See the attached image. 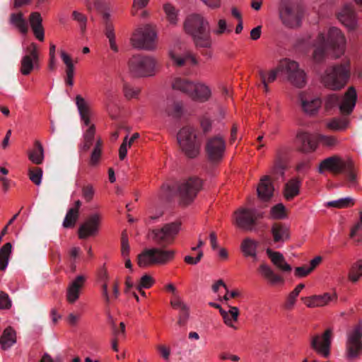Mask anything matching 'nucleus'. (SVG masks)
I'll use <instances>...</instances> for the list:
<instances>
[{
    "instance_id": "nucleus-60",
    "label": "nucleus",
    "mask_w": 362,
    "mask_h": 362,
    "mask_svg": "<svg viewBox=\"0 0 362 362\" xmlns=\"http://www.w3.org/2000/svg\"><path fill=\"white\" fill-rule=\"evenodd\" d=\"M130 246L128 240V235L127 232L124 230L122 233L121 237V255L123 258H126L129 256Z\"/></svg>"
},
{
    "instance_id": "nucleus-34",
    "label": "nucleus",
    "mask_w": 362,
    "mask_h": 362,
    "mask_svg": "<svg viewBox=\"0 0 362 362\" xmlns=\"http://www.w3.org/2000/svg\"><path fill=\"white\" fill-rule=\"evenodd\" d=\"M88 10H96L102 14L105 25L111 22L110 9L107 4L103 0H94L93 2L87 3Z\"/></svg>"
},
{
    "instance_id": "nucleus-20",
    "label": "nucleus",
    "mask_w": 362,
    "mask_h": 362,
    "mask_svg": "<svg viewBox=\"0 0 362 362\" xmlns=\"http://www.w3.org/2000/svg\"><path fill=\"white\" fill-rule=\"evenodd\" d=\"M102 215L100 213L90 214L78 228L79 238L86 239L95 235L98 231Z\"/></svg>"
},
{
    "instance_id": "nucleus-28",
    "label": "nucleus",
    "mask_w": 362,
    "mask_h": 362,
    "mask_svg": "<svg viewBox=\"0 0 362 362\" xmlns=\"http://www.w3.org/2000/svg\"><path fill=\"white\" fill-rule=\"evenodd\" d=\"M258 272L261 276L272 286L283 284L284 283V278L281 275L275 273L273 269L266 263H262L259 265Z\"/></svg>"
},
{
    "instance_id": "nucleus-7",
    "label": "nucleus",
    "mask_w": 362,
    "mask_h": 362,
    "mask_svg": "<svg viewBox=\"0 0 362 362\" xmlns=\"http://www.w3.org/2000/svg\"><path fill=\"white\" fill-rule=\"evenodd\" d=\"M318 40L322 45H326L329 47L335 59L343 56L346 51V39L341 30L336 27L330 28L327 33V38L323 33L318 35Z\"/></svg>"
},
{
    "instance_id": "nucleus-25",
    "label": "nucleus",
    "mask_w": 362,
    "mask_h": 362,
    "mask_svg": "<svg viewBox=\"0 0 362 362\" xmlns=\"http://www.w3.org/2000/svg\"><path fill=\"white\" fill-rule=\"evenodd\" d=\"M86 276H77L68 286L66 289V300L69 303L74 304L80 296V291L84 286Z\"/></svg>"
},
{
    "instance_id": "nucleus-27",
    "label": "nucleus",
    "mask_w": 362,
    "mask_h": 362,
    "mask_svg": "<svg viewBox=\"0 0 362 362\" xmlns=\"http://www.w3.org/2000/svg\"><path fill=\"white\" fill-rule=\"evenodd\" d=\"M274 243L282 245L290 238V230L285 223H275L271 228Z\"/></svg>"
},
{
    "instance_id": "nucleus-40",
    "label": "nucleus",
    "mask_w": 362,
    "mask_h": 362,
    "mask_svg": "<svg viewBox=\"0 0 362 362\" xmlns=\"http://www.w3.org/2000/svg\"><path fill=\"white\" fill-rule=\"evenodd\" d=\"M257 247L258 242L253 239L247 238L243 240L240 249L245 257H251L255 261H256L257 260Z\"/></svg>"
},
{
    "instance_id": "nucleus-2",
    "label": "nucleus",
    "mask_w": 362,
    "mask_h": 362,
    "mask_svg": "<svg viewBox=\"0 0 362 362\" xmlns=\"http://www.w3.org/2000/svg\"><path fill=\"white\" fill-rule=\"evenodd\" d=\"M350 74V61L346 59L341 63L335 64L327 67L322 77V81L327 88L338 90L346 85Z\"/></svg>"
},
{
    "instance_id": "nucleus-5",
    "label": "nucleus",
    "mask_w": 362,
    "mask_h": 362,
    "mask_svg": "<svg viewBox=\"0 0 362 362\" xmlns=\"http://www.w3.org/2000/svg\"><path fill=\"white\" fill-rule=\"evenodd\" d=\"M177 142L182 151L189 158H195L199 153L201 141L196 129L190 126L183 127L177 133Z\"/></svg>"
},
{
    "instance_id": "nucleus-48",
    "label": "nucleus",
    "mask_w": 362,
    "mask_h": 362,
    "mask_svg": "<svg viewBox=\"0 0 362 362\" xmlns=\"http://www.w3.org/2000/svg\"><path fill=\"white\" fill-rule=\"evenodd\" d=\"M168 116L174 119H180L184 113V107L181 103L175 102L166 110Z\"/></svg>"
},
{
    "instance_id": "nucleus-32",
    "label": "nucleus",
    "mask_w": 362,
    "mask_h": 362,
    "mask_svg": "<svg viewBox=\"0 0 362 362\" xmlns=\"http://www.w3.org/2000/svg\"><path fill=\"white\" fill-rule=\"evenodd\" d=\"M240 310L238 307L229 306L228 310L221 309V315L225 325L234 330L238 329L236 323L238 320Z\"/></svg>"
},
{
    "instance_id": "nucleus-44",
    "label": "nucleus",
    "mask_w": 362,
    "mask_h": 362,
    "mask_svg": "<svg viewBox=\"0 0 362 362\" xmlns=\"http://www.w3.org/2000/svg\"><path fill=\"white\" fill-rule=\"evenodd\" d=\"M10 23L17 28L21 33L26 34L28 30L27 22L22 13H11L9 19Z\"/></svg>"
},
{
    "instance_id": "nucleus-62",
    "label": "nucleus",
    "mask_w": 362,
    "mask_h": 362,
    "mask_svg": "<svg viewBox=\"0 0 362 362\" xmlns=\"http://www.w3.org/2000/svg\"><path fill=\"white\" fill-rule=\"evenodd\" d=\"M140 88L139 87H134L128 84L124 86V96L128 99L136 98L140 93Z\"/></svg>"
},
{
    "instance_id": "nucleus-16",
    "label": "nucleus",
    "mask_w": 362,
    "mask_h": 362,
    "mask_svg": "<svg viewBox=\"0 0 362 362\" xmlns=\"http://www.w3.org/2000/svg\"><path fill=\"white\" fill-rule=\"evenodd\" d=\"M25 54L21 60L20 72L23 76L29 75L35 69H38L39 53L37 45L32 42L25 49Z\"/></svg>"
},
{
    "instance_id": "nucleus-61",
    "label": "nucleus",
    "mask_w": 362,
    "mask_h": 362,
    "mask_svg": "<svg viewBox=\"0 0 362 362\" xmlns=\"http://www.w3.org/2000/svg\"><path fill=\"white\" fill-rule=\"evenodd\" d=\"M112 334L116 339L126 338V327L123 322L119 323V327H117L115 323L112 325Z\"/></svg>"
},
{
    "instance_id": "nucleus-52",
    "label": "nucleus",
    "mask_w": 362,
    "mask_h": 362,
    "mask_svg": "<svg viewBox=\"0 0 362 362\" xmlns=\"http://www.w3.org/2000/svg\"><path fill=\"white\" fill-rule=\"evenodd\" d=\"M313 46L316 47L314 52H313V60L315 62H322L325 56V49L326 45H322L320 43V41L318 40V37L316 40V42L313 45Z\"/></svg>"
},
{
    "instance_id": "nucleus-39",
    "label": "nucleus",
    "mask_w": 362,
    "mask_h": 362,
    "mask_svg": "<svg viewBox=\"0 0 362 362\" xmlns=\"http://www.w3.org/2000/svg\"><path fill=\"white\" fill-rule=\"evenodd\" d=\"M60 56L62 60L66 65V84L69 86L74 85V65L72 59L69 54H68L64 50L60 51Z\"/></svg>"
},
{
    "instance_id": "nucleus-63",
    "label": "nucleus",
    "mask_w": 362,
    "mask_h": 362,
    "mask_svg": "<svg viewBox=\"0 0 362 362\" xmlns=\"http://www.w3.org/2000/svg\"><path fill=\"white\" fill-rule=\"evenodd\" d=\"M231 30L227 26V23L225 19H220L218 21L217 28L214 30V33L216 35H221L224 33H230Z\"/></svg>"
},
{
    "instance_id": "nucleus-46",
    "label": "nucleus",
    "mask_w": 362,
    "mask_h": 362,
    "mask_svg": "<svg viewBox=\"0 0 362 362\" xmlns=\"http://www.w3.org/2000/svg\"><path fill=\"white\" fill-rule=\"evenodd\" d=\"M12 252V245L10 243L4 244L0 248V270H6Z\"/></svg>"
},
{
    "instance_id": "nucleus-30",
    "label": "nucleus",
    "mask_w": 362,
    "mask_h": 362,
    "mask_svg": "<svg viewBox=\"0 0 362 362\" xmlns=\"http://www.w3.org/2000/svg\"><path fill=\"white\" fill-rule=\"evenodd\" d=\"M266 253L272 263L279 270L284 272H290L292 270L291 266L286 262L285 257L281 252L273 251L272 249L267 248Z\"/></svg>"
},
{
    "instance_id": "nucleus-3",
    "label": "nucleus",
    "mask_w": 362,
    "mask_h": 362,
    "mask_svg": "<svg viewBox=\"0 0 362 362\" xmlns=\"http://www.w3.org/2000/svg\"><path fill=\"white\" fill-rule=\"evenodd\" d=\"M76 105L83 125L87 129L83 134V141L79 145V149L83 151H88L93 144L95 126L90 122L92 111L90 104L81 95L76 96Z\"/></svg>"
},
{
    "instance_id": "nucleus-23",
    "label": "nucleus",
    "mask_w": 362,
    "mask_h": 362,
    "mask_svg": "<svg viewBox=\"0 0 362 362\" xmlns=\"http://www.w3.org/2000/svg\"><path fill=\"white\" fill-rule=\"evenodd\" d=\"M193 87L189 98L196 102L205 103L210 100L212 95L211 89L206 83L194 81Z\"/></svg>"
},
{
    "instance_id": "nucleus-38",
    "label": "nucleus",
    "mask_w": 362,
    "mask_h": 362,
    "mask_svg": "<svg viewBox=\"0 0 362 362\" xmlns=\"http://www.w3.org/2000/svg\"><path fill=\"white\" fill-rule=\"evenodd\" d=\"M28 158L30 162L35 165H40L45 159L44 147L40 141L34 142L33 148L28 151Z\"/></svg>"
},
{
    "instance_id": "nucleus-18",
    "label": "nucleus",
    "mask_w": 362,
    "mask_h": 362,
    "mask_svg": "<svg viewBox=\"0 0 362 362\" xmlns=\"http://www.w3.org/2000/svg\"><path fill=\"white\" fill-rule=\"evenodd\" d=\"M235 224L245 230H251L257 220L262 216L255 209L240 208L234 213Z\"/></svg>"
},
{
    "instance_id": "nucleus-19",
    "label": "nucleus",
    "mask_w": 362,
    "mask_h": 362,
    "mask_svg": "<svg viewBox=\"0 0 362 362\" xmlns=\"http://www.w3.org/2000/svg\"><path fill=\"white\" fill-rule=\"evenodd\" d=\"M295 144L298 150L303 153H311L317 148L316 134L313 135L308 132L300 129L297 131Z\"/></svg>"
},
{
    "instance_id": "nucleus-4",
    "label": "nucleus",
    "mask_w": 362,
    "mask_h": 362,
    "mask_svg": "<svg viewBox=\"0 0 362 362\" xmlns=\"http://www.w3.org/2000/svg\"><path fill=\"white\" fill-rule=\"evenodd\" d=\"M175 251L153 247L144 250L137 257V264L140 267L152 265H165L175 259Z\"/></svg>"
},
{
    "instance_id": "nucleus-15",
    "label": "nucleus",
    "mask_w": 362,
    "mask_h": 362,
    "mask_svg": "<svg viewBox=\"0 0 362 362\" xmlns=\"http://www.w3.org/2000/svg\"><path fill=\"white\" fill-rule=\"evenodd\" d=\"M202 187V180L199 178H190L177 185V194L180 203L183 205L189 204L196 197Z\"/></svg>"
},
{
    "instance_id": "nucleus-59",
    "label": "nucleus",
    "mask_w": 362,
    "mask_h": 362,
    "mask_svg": "<svg viewBox=\"0 0 362 362\" xmlns=\"http://www.w3.org/2000/svg\"><path fill=\"white\" fill-rule=\"evenodd\" d=\"M353 204L354 202L352 199L346 197L329 202L327 203V206L341 209L352 205Z\"/></svg>"
},
{
    "instance_id": "nucleus-47",
    "label": "nucleus",
    "mask_w": 362,
    "mask_h": 362,
    "mask_svg": "<svg viewBox=\"0 0 362 362\" xmlns=\"http://www.w3.org/2000/svg\"><path fill=\"white\" fill-rule=\"evenodd\" d=\"M105 25V34L107 38L108 39L110 47L114 52H117L119 51V48L116 43L114 27H113L112 23H108L107 24H106Z\"/></svg>"
},
{
    "instance_id": "nucleus-10",
    "label": "nucleus",
    "mask_w": 362,
    "mask_h": 362,
    "mask_svg": "<svg viewBox=\"0 0 362 362\" xmlns=\"http://www.w3.org/2000/svg\"><path fill=\"white\" fill-rule=\"evenodd\" d=\"M157 34L153 26L146 25L135 30L131 37L132 45L139 49L153 50L156 47Z\"/></svg>"
},
{
    "instance_id": "nucleus-54",
    "label": "nucleus",
    "mask_w": 362,
    "mask_h": 362,
    "mask_svg": "<svg viewBox=\"0 0 362 362\" xmlns=\"http://www.w3.org/2000/svg\"><path fill=\"white\" fill-rule=\"evenodd\" d=\"M155 284V279L149 274L143 275L135 286L136 290L149 288Z\"/></svg>"
},
{
    "instance_id": "nucleus-6",
    "label": "nucleus",
    "mask_w": 362,
    "mask_h": 362,
    "mask_svg": "<svg viewBox=\"0 0 362 362\" xmlns=\"http://www.w3.org/2000/svg\"><path fill=\"white\" fill-rule=\"evenodd\" d=\"M303 11L301 7L292 0H281L279 17L282 23L291 28L300 26Z\"/></svg>"
},
{
    "instance_id": "nucleus-22",
    "label": "nucleus",
    "mask_w": 362,
    "mask_h": 362,
    "mask_svg": "<svg viewBox=\"0 0 362 362\" xmlns=\"http://www.w3.org/2000/svg\"><path fill=\"white\" fill-rule=\"evenodd\" d=\"M225 149V140L220 136L210 138L206 143V153L211 160H220L223 156Z\"/></svg>"
},
{
    "instance_id": "nucleus-45",
    "label": "nucleus",
    "mask_w": 362,
    "mask_h": 362,
    "mask_svg": "<svg viewBox=\"0 0 362 362\" xmlns=\"http://www.w3.org/2000/svg\"><path fill=\"white\" fill-rule=\"evenodd\" d=\"M163 9L168 21L172 25H176L179 21V10L170 3L164 4Z\"/></svg>"
},
{
    "instance_id": "nucleus-53",
    "label": "nucleus",
    "mask_w": 362,
    "mask_h": 362,
    "mask_svg": "<svg viewBox=\"0 0 362 362\" xmlns=\"http://www.w3.org/2000/svg\"><path fill=\"white\" fill-rule=\"evenodd\" d=\"M279 72L280 71L279 70L278 66L276 69L269 71L268 73H266L263 70H259V76L261 79L262 83L267 82L270 83L276 80Z\"/></svg>"
},
{
    "instance_id": "nucleus-13",
    "label": "nucleus",
    "mask_w": 362,
    "mask_h": 362,
    "mask_svg": "<svg viewBox=\"0 0 362 362\" xmlns=\"http://www.w3.org/2000/svg\"><path fill=\"white\" fill-rule=\"evenodd\" d=\"M169 57L173 64L178 67L189 64L197 66L199 61L195 54L180 44L174 45L169 51Z\"/></svg>"
},
{
    "instance_id": "nucleus-21",
    "label": "nucleus",
    "mask_w": 362,
    "mask_h": 362,
    "mask_svg": "<svg viewBox=\"0 0 362 362\" xmlns=\"http://www.w3.org/2000/svg\"><path fill=\"white\" fill-rule=\"evenodd\" d=\"M298 99L302 110L309 115H315L322 105V100L320 98L307 92H300Z\"/></svg>"
},
{
    "instance_id": "nucleus-9",
    "label": "nucleus",
    "mask_w": 362,
    "mask_h": 362,
    "mask_svg": "<svg viewBox=\"0 0 362 362\" xmlns=\"http://www.w3.org/2000/svg\"><path fill=\"white\" fill-rule=\"evenodd\" d=\"M182 223L179 221L165 223L161 227L151 230L149 235L153 241L160 245H172L180 231Z\"/></svg>"
},
{
    "instance_id": "nucleus-64",
    "label": "nucleus",
    "mask_w": 362,
    "mask_h": 362,
    "mask_svg": "<svg viewBox=\"0 0 362 362\" xmlns=\"http://www.w3.org/2000/svg\"><path fill=\"white\" fill-rule=\"evenodd\" d=\"M272 173L283 176L284 174V166L281 163L279 153H276L274 165L272 168Z\"/></svg>"
},
{
    "instance_id": "nucleus-50",
    "label": "nucleus",
    "mask_w": 362,
    "mask_h": 362,
    "mask_svg": "<svg viewBox=\"0 0 362 362\" xmlns=\"http://www.w3.org/2000/svg\"><path fill=\"white\" fill-rule=\"evenodd\" d=\"M362 276V260L356 262L351 268L349 279L352 282L358 281Z\"/></svg>"
},
{
    "instance_id": "nucleus-29",
    "label": "nucleus",
    "mask_w": 362,
    "mask_h": 362,
    "mask_svg": "<svg viewBox=\"0 0 362 362\" xmlns=\"http://www.w3.org/2000/svg\"><path fill=\"white\" fill-rule=\"evenodd\" d=\"M28 21L35 38L39 41H44L45 30L42 26V18L40 13L38 12L31 13Z\"/></svg>"
},
{
    "instance_id": "nucleus-26",
    "label": "nucleus",
    "mask_w": 362,
    "mask_h": 362,
    "mask_svg": "<svg viewBox=\"0 0 362 362\" xmlns=\"http://www.w3.org/2000/svg\"><path fill=\"white\" fill-rule=\"evenodd\" d=\"M357 100L356 89L351 86L344 93L342 98L340 97L339 110L342 114H350L354 110Z\"/></svg>"
},
{
    "instance_id": "nucleus-8",
    "label": "nucleus",
    "mask_w": 362,
    "mask_h": 362,
    "mask_svg": "<svg viewBox=\"0 0 362 362\" xmlns=\"http://www.w3.org/2000/svg\"><path fill=\"white\" fill-rule=\"evenodd\" d=\"M157 62L150 56H132L128 62L129 70L136 77L151 76L156 74Z\"/></svg>"
},
{
    "instance_id": "nucleus-58",
    "label": "nucleus",
    "mask_w": 362,
    "mask_h": 362,
    "mask_svg": "<svg viewBox=\"0 0 362 362\" xmlns=\"http://www.w3.org/2000/svg\"><path fill=\"white\" fill-rule=\"evenodd\" d=\"M42 170L40 168L29 169L28 176L30 180L36 185H40L42 181Z\"/></svg>"
},
{
    "instance_id": "nucleus-49",
    "label": "nucleus",
    "mask_w": 362,
    "mask_h": 362,
    "mask_svg": "<svg viewBox=\"0 0 362 362\" xmlns=\"http://www.w3.org/2000/svg\"><path fill=\"white\" fill-rule=\"evenodd\" d=\"M317 145L320 144L323 146L332 148L338 144L337 139L334 136L324 135L321 134H316Z\"/></svg>"
},
{
    "instance_id": "nucleus-37",
    "label": "nucleus",
    "mask_w": 362,
    "mask_h": 362,
    "mask_svg": "<svg viewBox=\"0 0 362 362\" xmlns=\"http://www.w3.org/2000/svg\"><path fill=\"white\" fill-rule=\"evenodd\" d=\"M81 206V202L78 199L75 201L74 206L70 208L65 216L62 226L66 228H72L75 226L78 217L79 209Z\"/></svg>"
},
{
    "instance_id": "nucleus-43",
    "label": "nucleus",
    "mask_w": 362,
    "mask_h": 362,
    "mask_svg": "<svg viewBox=\"0 0 362 362\" xmlns=\"http://www.w3.org/2000/svg\"><path fill=\"white\" fill-rule=\"evenodd\" d=\"M103 146L102 139L100 138H98L90 156L88 164L90 167L95 168L99 165L102 158Z\"/></svg>"
},
{
    "instance_id": "nucleus-51",
    "label": "nucleus",
    "mask_w": 362,
    "mask_h": 362,
    "mask_svg": "<svg viewBox=\"0 0 362 362\" xmlns=\"http://www.w3.org/2000/svg\"><path fill=\"white\" fill-rule=\"evenodd\" d=\"M349 122L346 118L334 119L327 124V127L334 131H342L347 128Z\"/></svg>"
},
{
    "instance_id": "nucleus-55",
    "label": "nucleus",
    "mask_w": 362,
    "mask_h": 362,
    "mask_svg": "<svg viewBox=\"0 0 362 362\" xmlns=\"http://www.w3.org/2000/svg\"><path fill=\"white\" fill-rule=\"evenodd\" d=\"M350 238L355 239L357 243L362 240V211L360 212V221L351 230Z\"/></svg>"
},
{
    "instance_id": "nucleus-31",
    "label": "nucleus",
    "mask_w": 362,
    "mask_h": 362,
    "mask_svg": "<svg viewBox=\"0 0 362 362\" xmlns=\"http://www.w3.org/2000/svg\"><path fill=\"white\" fill-rule=\"evenodd\" d=\"M339 21L348 29L354 30L356 28L357 21L356 14L350 6H346L339 13Z\"/></svg>"
},
{
    "instance_id": "nucleus-17",
    "label": "nucleus",
    "mask_w": 362,
    "mask_h": 362,
    "mask_svg": "<svg viewBox=\"0 0 362 362\" xmlns=\"http://www.w3.org/2000/svg\"><path fill=\"white\" fill-rule=\"evenodd\" d=\"M351 167V160H344L341 157L334 156L322 160L318 166V172L323 174L326 171L333 174H340Z\"/></svg>"
},
{
    "instance_id": "nucleus-14",
    "label": "nucleus",
    "mask_w": 362,
    "mask_h": 362,
    "mask_svg": "<svg viewBox=\"0 0 362 362\" xmlns=\"http://www.w3.org/2000/svg\"><path fill=\"white\" fill-rule=\"evenodd\" d=\"M332 339V329L328 328L322 334H315L310 336V347L323 358H328Z\"/></svg>"
},
{
    "instance_id": "nucleus-56",
    "label": "nucleus",
    "mask_w": 362,
    "mask_h": 362,
    "mask_svg": "<svg viewBox=\"0 0 362 362\" xmlns=\"http://www.w3.org/2000/svg\"><path fill=\"white\" fill-rule=\"evenodd\" d=\"M95 190L91 184H87L81 188V196L86 202H90L95 196Z\"/></svg>"
},
{
    "instance_id": "nucleus-11",
    "label": "nucleus",
    "mask_w": 362,
    "mask_h": 362,
    "mask_svg": "<svg viewBox=\"0 0 362 362\" xmlns=\"http://www.w3.org/2000/svg\"><path fill=\"white\" fill-rule=\"evenodd\" d=\"M362 322H359L346 333V357L355 360L362 356Z\"/></svg>"
},
{
    "instance_id": "nucleus-1",
    "label": "nucleus",
    "mask_w": 362,
    "mask_h": 362,
    "mask_svg": "<svg viewBox=\"0 0 362 362\" xmlns=\"http://www.w3.org/2000/svg\"><path fill=\"white\" fill-rule=\"evenodd\" d=\"M185 33L189 35L197 47L209 48L212 45L211 30L207 19L199 13L188 15L183 23Z\"/></svg>"
},
{
    "instance_id": "nucleus-33",
    "label": "nucleus",
    "mask_w": 362,
    "mask_h": 362,
    "mask_svg": "<svg viewBox=\"0 0 362 362\" xmlns=\"http://www.w3.org/2000/svg\"><path fill=\"white\" fill-rule=\"evenodd\" d=\"M301 180L298 177L289 180L284 187L283 194L286 200L291 201L300 193Z\"/></svg>"
},
{
    "instance_id": "nucleus-42",
    "label": "nucleus",
    "mask_w": 362,
    "mask_h": 362,
    "mask_svg": "<svg viewBox=\"0 0 362 362\" xmlns=\"http://www.w3.org/2000/svg\"><path fill=\"white\" fill-rule=\"evenodd\" d=\"M98 279L101 284L102 295L107 303L110 301V296L108 292L109 274L105 267H102L98 271Z\"/></svg>"
},
{
    "instance_id": "nucleus-41",
    "label": "nucleus",
    "mask_w": 362,
    "mask_h": 362,
    "mask_svg": "<svg viewBox=\"0 0 362 362\" xmlns=\"http://www.w3.org/2000/svg\"><path fill=\"white\" fill-rule=\"evenodd\" d=\"M16 343V332L11 327H6L1 337H0V345L2 349L7 350L10 349L13 344Z\"/></svg>"
},
{
    "instance_id": "nucleus-57",
    "label": "nucleus",
    "mask_w": 362,
    "mask_h": 362,
    "mask_svg": "<svg viewBox=\"0 0 362 362\" xmlns=\"http://www.w3.org/2000/svg\"><path fill=\"white\" fill-rule=\"evenodd\" d=\"M270 214L274 219L285 218L286 217V208L282 204H278L271 209Z\"/></svg>"
},
{
    "instance_id": "nucleus-35",
    "label": "nucleus",
    "mask_w": 362,
    "mask_h": 362,
    "mask_svg": "<svg viewBox=\"0 0 362 362\" xmlns=\"http://www.w3.org/2000/svg\"><path fill=\"white\" fill-rule=\"evenodd\" d=\"M194 81L186 78L175 77L172 80L171 87L175 91L182 93L189 97Z\"/></svg>"
},
{
    "instance_id": "nucleus-12",
    "label": "nucleus",
    "mask_w": 362,
    "mask_h": 362,
    "mask_svg": "<svg viewBox=\"0 0 362 362\" xmlns=\"http://www.w3.org/2000/svg\"><path fill=\"white\" fill-rule=\"evenodd\" d=\"M279 71L284 73L288 80L295 86L301 88L306 83L305 74L299 69L298 64L293 60L284 59L278 66Z\"/></svg>"
},
{
    "instance_id": "nucleus-24",
    "label": "nucleus",
    "mask_w": 362,
    "mask_h": 362,
    "mask_svg": "<svg viewBox=\"0 0 362 362\" xmlns=\"http://www.w3.org/2000/svg\"><path fill=\"white\" fill-rule=\"evenodd\" d=\"M336 300L337 295L334 293H325L322 295H314L302 298V300L308 308L323 307Z\"/></svg>"
},
{
    "instance_id": "nucleus-36",
    "label": "nucleus",
    "mask_w": 362,
    "mask_h": 362,
    "mask_svg": "<svg viewBox=\"0 0 362 362\" xmlns=\"http://www.w3.org/2000/svg\"><path fill=\"white\" fill-rule=\"evenodd\" d=\"M258 197L262 200L269 199L274 192V187L268 175L264 176L257 189Z\"/></svg>"
}]
</instances>
